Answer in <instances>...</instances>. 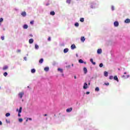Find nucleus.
Here are the masks:
<instances>
[{
    "label": "nucleus",
    "mask_w": 130,
    "mask_h": 130,
    "mask_svg": "<svg viewBox=\"0 0 130 130\" xmlns=\"http://www.w3.org/2000/svg\"><path fill=\"white\" fill-rule=\"evenodd\" d=\"M24 94L25 93H24V91L19 92L18 94V98H20V99H22L23 98V96H24Z\"/></svg>",
    "instance_id": "obj_1"
},
{
    "label": "nucleus",
    "mask_w": 130,
    "mask_h": 130,
    "mask_svg": "<svg viewBox=\"0 0 130 130\" xmlns=\"http://www.w3.org/2000/svg\"><path fill=\"white\" fill-rule=\"evenodd\" d=\"M16 111H18V116L20 117L21 116V114L20 113L22 112V107H20L19 110V109H17Z\"/></svg>",
    "instance_id": "obj_2"
},
{
    "label": "nucleus",
    "mask_w": 130,
    "mask_h": 130,
    "mask_svg": "<svg viewBox=\"0 0 130 130\" xmlns=\"http://www.w3.org/2000/svg\"><path fill=\"white\" fill-rule=\"evenodd\" d=\"M97 53L98 54H101L102 53V49H98Z\"/></svg>",
    "instance_id": "obj_3"
},
{
    "label": "nucleus",
    "mask_w": 130,
    "mask_h": 130,
    "mask_svg": "<svg viewBox=\"0 0 130 130\" xmlns=\"http://www.w3.org/2000/svg\"><path fill=\"white\" fill-rule=\"evenodd\" d=\"M57 71L60 73L61 74H62V73H63V69L61 68H58Z\"/></svg>",
    "instance_id": "obj_4"
},
{
    "label": "nucleus",
    "mask_w": 130,
    "mask_h": 130,
    "mask_svg": "<svg viewBox=\"0 0 130 130\" xmlns=\"http://www.w3.org/2000/svg\"><path fill=\"white\" fill-rule=\"evenodd\" d=\"M119 25V23H118V21H115L114 23V25L115 26V27H118Z\"/></svg>",
    "instance_id": "obj_5"
},
{
    "label": "nucleus",
    "mask_w": 130,
    "mask_h": 130,
    "mask_svg": "<svg viewBox=\"0 0 130 130\" xmlns=\"http://www.w3.org/2000/svg\"><path fill=\"white\" fill-rule=\"evenodd\" d=\"M79 62L80 63H84V64H86L87 63L86 62H84V61H83V59H82L79 60Z\"/></svg>",
    "instance_id": "obj_6"
},
{
    "label": "nucleus",
    "mask_w": 130,
    "mask_h": 130,
    "mask_svg": "<svg viewBox=\"0 0 130 130\" xmlns=\"http://www.w3.org/2000/svg\"><path fill=\"white\" fill-rule=\"evenodd\" d=\"M87 88H88V84L85 83L83 86V89H84V90H86Z\"/></svg>",
    "instance_id": "obj_7"
},
{
    "label": "nucleus",
    "mask_w": 130,
    "mask_h": 130,
    "mask_svg": "<svg viewBox=\"0 0 130 130\" xmlns=\"http://www.w3.org/2000/svg\"><path fill=\"white\" fill-rule=\"evenodd\" d=\"M21 16H22V17H26V12H25V11L22 12L21 13Z\"/></svg>",
    "instance_id": "obj_8"
},
{
    "label": "nucleus",
    "mask_w": 130,
    "mask_h": 130,
    "mask_svg": "<svg viewBox=\"0 0 130 130\" xmlns=\"http://www.w3.org/2000/svg\"><path fill=\"white\" fill-rule=\"evenodd\" d=\"M124 22L126 24H128L130 22V19L128 18H127L125 20Z\"/></svg>",
    "instance_id": "obj_9"
},
{
    "label": "nucleus",
    "mask_w": 130,
    "mask_h": 130,
    "mask_svg": "<svg viewBox=\"0 0 130 130\" xmlns=\"http://www.w3.org/2000/svg\"><path fill=\"white\" fill-rule=\"evenodd\" d=\"M45 72H49V67H46L44 68Z\"/></svg>",
    "instance_id": "obj_10"
},
{
    "label": "nucleus",
    "mask_w": 130,
    "mask_h": 130,
    "mask_svg": "<svg viewBox=\"0 0 130 130\" xmlns=\"http://www.w3.org/2000/svg\"><path fill=\"white\" fill-rule=\"evenodd\" d=\"M33 42H34V40H33V39H30L29 40V43L30 44H32V43H33Z\"/></svg>",
    "instance_id": "obj_11"
},
{
    "label": "nucleus",
    "mask_w": 130,
    "mask_h": 130,
    "mask_svg": "<svg viewBox=\"0 0 130 130\" xmlns=\"http://www.w3.org/2000/svg\"><path fill=\"white\" fill-rule=\"evenodd\" d=\"M72 110H73V108H70L67 109L66 110V111H67V112H71Z\"/></svg>",
    "instance_id": "obj_12"
},
{
    "label": "nucleus",
    "mask_w": 130,
    "mask_h": 130,
    "mask_svg": "<svg viewBox=\"0 0 130 130\" xmlns=\"http://www.w3.org/2000/svg\"><path fill=\"white\" fill-rule=\"evenodd\" d=\"M86 40V39L84 37H81V42H84Z\"/></svg>",
    "instance_id": "obj_13"
},
{
    "label": "nucleus",
    "mask_w": 130,
    "mask_h": 130,
    "mask_svg": "<svg viewBox=\"0 0 130 130\" xmlns=\"http://www.w3.org/2000/svg\"><path fill=\"white\" fill-rule=\"evenodd\" d=\"M8 69H9V67H8V66H4L3 68V71H7V70H8Z\"/></svg>",
    "instance_id": "obj_14"
},
{
    "label": "nucleus",
    "mask_w": 130,
    "mask_h": 130,
    "mask_svg": "<svg viewBox=\"0 0 130 130\" xmlns=\"http://www.w3.org/2000/svg\"><path fill=\"white\" fill-rule=\"evenodd\" d=\"M114 80H115V81H117V82H119V80H118V78H117V76H115L114 77Z\"/></svg>",
    "instance_id": "obj_15"
},
{
    "label": "nucleus",
    "mask_w": 130,
    "mask_h": 130,
    "mask_svg": "<svg viewBox=\"0 0 130 130\" xmlns=\"http://www.w3.org/2000/svg\"><path fill=\"white\" fill-rule=\"evenodd\" d=\"M90 61L92 63V64H93V66H95L96 64V63L93 61V59L91 58L90 59Z\"/></svg>",
    "instance_id": "obj_16"
},
{
    "label": "nucleus",
    "mask_w": 130,
    "mask_h": 130,
    "mask_svg": "<svg viewBox=\"0 0 130 130\" xmlns=\"http://www.w3.org/2000/svg\"><path fill=\"white\" fill-rule=\"evenodd\" d=\"M83 71H84V74H86V73L88 72V70H87V68H83Z\"/></svg>",
    "instance_id": "obj_17"
},
{
    "label": "nucleus",
    "mask_w": 130,
    "mask_h": 130,
    "mask_svg": "<svg viewBox=\"0 0 130 130\" xmlns=\"http://www.w3.org/2000/svg\"><path fill=\"white\" fill-rule=\"evenodd\" d=\"M76 48V45L75 44H73L71 45V49H75Z\"/></svg>",
    "instance_id": "obj_18"
},
{
    "label": "nucleus",
    "mask_w": 130,
    "mask_h": 130,
    "mask_svg": "<svg viewBox=\"0 0 130 130\" xmlns=\"http://www.w3.org/2000/svg\"><path fill=\"white\" fill-rule=\"evenodd\" d=\"M104 76H105V77H108V72L105 71L104 72Z\"/></svg>",
    "instance_id": "obj_19"
},
{
    "label": "nucleus",
    "mask_w": 130,
    "mask_h": 130,
    "mask_svg": "<svg viewBox=\"0 0 130 130\" xmlns=\"http://www.w3.org/2000/svg\"><path fill=\"white\" fill-rule=\"evenodd\" d=\"M68 51H69V49L68 48H66L63 50L64 53H67V52H68Z\"/></svg>",
    "instance_id": "obj_20"
},
{
    "label": "nucleus",
    "mask_w": 130,
    "mask_h": 130,
    "mask_svg": "<svg viewBox=\"0 0 130 130\" xmlns=\"http://www.w3.org/2000/svg\"><path fill=\"white\" fill-rule=\"evenodd\" d=\"M50 15L51 16H54V15H55V12H54V11H52L50 12Z\"/></svg>",
    "instance_id": "obj_21"
},
{
    "label": "nucleus",
    "mask_w": 130,
    "mask_h": 130,
    "mask_svg": "<svg viewBox=\"0 0 130 130\" xmlns=\"http://www.w3.org/2000/svg\"><path fill=\"white\" fill-rule=\"evenodd\" d=\"M35 72H36V70L35 69L31 70V73H32V74L35 73Z\"/></svg>",
    "instance_id": "obj_22"
},
{
    "label": "nucleus",
    "mask_w": 130,
    "mask_h": 130,
    "mask_svg": "<svg viewBox=\"0 0 130 130\" xmlns=\"http://www.w3.org/2000/svg\"><path fill=\"white\" fill-rule=\"evenodd\" d=\"M23 28H24V29H27V28H28V25H27V24H24V25H23Z\"/></svg>",
    "instance_id": "obj_23"
},
{
    "label": "nucleus",
    "mask_w": 130,
    "mask_h": 130,
    "mask_svg": "<svg viewBox=\"0 0 130 130\" xmlns=\"http://www.w3.org/2000/svg\"><path fill=\"white\" fill-rule=\"evenodd\" d=\"M43 58H41L40 60H39V63H42V62H43Z\"/></svg>",
    "instance_id": "obj_24"
},
{
    "label": "nucleus",
    "mask_w": 130,
    "mask_h": 130,
    "mask_svg": "<svg viewBox=\"0 0 130 130\" xmlns=\"http://www.w3.org/2000/svg\"><path fill=\"white\" fill-rule=\"evenodd\" d=\"M39 48V46H38L37 44L35 45V49H38Z\"/></svg>",
    "instance_id": "obj_25"
},
{
    "label": "nucleus",
    "mask_w": 130,
    "mask_h": 130,
    "mask_svg": "<svg viewBox=\"0 0 130 130\" xmlns=\"http://www.w3.org/2000/svg\"><path fill=\"white\" fill-rule=\"evenodd\" d=\"M95 91H96V92H99L100 91L99 87H96L95 89Z\"/></svg>",
    "instance_id": "obj_26"
},
{
    "label": "nucleus",
    "mask_w": 130,
    "mask_h": 130,
    "mask_svg": "<svg viewBox=\"0 0 130 130\" xmlns=\"http://www.w3.org/2000/svg\"><path fill=\"white\" fill-rule=\"evenodd\" d=\"M11 115V114H10L9 113H7L6 114V117H8L9 116H10Z\"/></svg>",
    "instance_id": "obj_27"
},
{
    "label": "nucleus",
    "mask_w": 130,
    "mask_h": 130,
    "mask_svg": "<svg viewBox=\"0 0 130 130\" xmlns=\"http://www.w3.org/2000/svg\"><path fill=\"white\" fill-rule=\"evenodd\" d=\"M80 22H84V21H85V20L84 19V18H80Z\"/></svg>",
    "instance_id": "obj_28"
},
{
    "label": "nucleus",
    "mask_w": 130,
    "mask_h": 130,
    "mask_svg": "<svg viewBox=\"0 0 130 130\" xmlns=\"http://www.w3.org/2000/svg\"><path fill=\"white\" fill-rule=\"evenodd\" d=\"M75 27H79V23H78V22L75 23Z\"/></svg>",
    "instance_id": "obj_29"
},
{
    "label": "nucleus",
    "mask_w": 130,
    "mask_h": 130,
    "mask_svg": "<svg viewBox=\"0 0 130 130\" xmlns=\"http://www.w3.org/2000/svg\"><path fill=\"white\" fill-rule=\"evenodd\" d=\"M71 0H67L66 3H67V4H71Z\"/></svg>",
    "instance_id": "obj_30"
},
{
    "label": "nucleus",
    "mask_w": 130,
    "mask_h": 130,
    "mask_svg": "<svg viewBox=\"0 0 130 130\" xmlns=\"http://www.w3.org/2000/svg\"><path fill=\"white\" fill-rule=\"evenodd\" d=\"M7 76H8V73L5 72L4 73V77H7Z\"/></svg>",
    "instance_id": "obj_31"
},
{
    "label": "nucleus",
    "mask_w": 130,
    "mask_h": 130,
    "mask_svg": "<svg viewBox=\"0 0 130 130\" xmlns=\"http://www.w3.org/2000/svg\"><path fill=\"white\" fill-rule=\"evenodd\" d=\"M18 120H19V122H23V119H22V118H19L18 119Z\"/></svg>",
    "instance_id": "obj_32"
},
{
    "label": "nucleus",
    "mask_w": 130,
    "mask_h": 130,
    "mask_svg": "<svg viewBox=\"0 0 130 130\" xmlns=\"http://www.w3.org/2000/svg\"><path fill=\"white\" fill-rule=\"evenodd\" d=\"M110 80H113V76H110L109 77Z\"/></svg>",
    "instance_id": "obj_33"
},
{
    "label": "nucleus",
    "mask_w": 130,
    "mask_h": 130,
    "mask_svg": "<svg viewBox=\"0 0 130 130\" xmlns=\"http://www.w3.org/2000/svg\"><path fill=\"white\" fill-rule=\"evenodd\" d=\"M4 21V19H3V18H0V23H2V22Z\"/></svg>",
    "instance_id": "obj_34"
},
{
    "label": "nucleus",
    "mask_w": 130,
    "mask_h": 130,
    "mask_svg": "<svg viewBox=\"0 0 130 130\" xmlns=\"http://www.w3.org/2000/svg\"><path fill=\"white\" fill-rule=\"evenodd\" d=\"M30 24H31V25H33L34 24V21H30Z\"/></svg>",
    "instance_id": "obj_35"
},
{
    "label": "nucleus",
    "mask_w": 130,
    "mask_h": 130,
    "mask_svg": "<svg viewBox=\"0 0 130 130\" xmlns=\"http://www.w3.org/2000/svg\"><path fill=\"white\" fill-rule=\"evenodd\" d=\"M111 10H112V11H114V7L112 6L111 7Z\"/></svg>",
    "instance_id": "obj_36"
},
{
    "label": "nucleus",
    "mask_w": 130,
    "mask_h": 130,
    "mask_svg": "<svg viewBox=\"0 0 130 130\" xmlns=\"http://www.w3.org/2000/svg\"><path fill=\"white\" fill-rule=\"evenodd\" d=\"M1 39H2V40H5V37L2 36L1 37Z\"/></svg>",
    "instance_id": "obj_37"
},
{
    "label": "nucleus",
    "mask_w": 130,
    "mask_h": 130,
    "mask_svg": "<svg viewBox=\"0 0 130 130\" xmlns=\"http://www.w3.org/2000/svg\"><path fill=\"white\" fill-rule=\"evenodd\" d=\"M67 69H71V66H68L66 67Z\"/></svg>",
    "instance_id": "obj_38"
},
{
    "label": "nucleus",
    "mask_w": 130,
    "mask_h": 130,
    "mask_svg": "<svg viewBox=\"0 0 130 130\" xmlns=\"http://www.w3.org/2000/svg\"><path fill=\"white\" fill-rule=\"evenodd\" d=\"M51 40V39L50 38V37H49V38H48V41H50Z\"/></svg>",
    "instance_id": "obj_39"
},
{
    "label": "nucleus",
    "mask_w": 130,
    "mask_h": 130,
    "mask_svg": "<svg viewBox=\"0 0 130 130\" xmlns=\"http://www.w3.org/2000/svg\"><path fill=\"white\" fill-rule=\"evenodd\" d=\"M105 85H106V86H108L109 85V83H105Z\"/></svg>",
    "instance_id": "obj_40"
},
{
    "label": "nucleus",
    "mask_w": 130,
    "mask_h": 130,
    "mask_svg": "<svg viewBox=\"0 0 130 130\" xmlns=\"http://www.w3.org/2000/svg\"><path fill=\"white\" fill-rule=\"evenodd\" d=\"M86 94L87 95H89V94H90V92L87 91V92H86Z\"/></svg>",
    "instance_id": "obj_41"
},
{
    "label": "nucleus",
    "mask_w": 130,
    "mask_h": 130,
    "mask_svg": "<svg viewBox=\"0 0 130 130\" xmlns=\"http://www.w3.org/2000/svg\"><path fill=\"white\" fill-rule=\"evenodd\" d=\"M27 119H28V120H32V118H28Z\"/></svg>",
    "instance_id": "obj_42"
},
{
    "label": "nucleus",
    "mask_w": 130,
    "mask_h": 130,
    "mask_svg": "<svg viewBox=\"0 0 130 130\" xmlns=\"http://www.w3.org/2000/svg\"><path fill=\"white\" fill-rule=\"evenodd\" d=\"M3 125V122L1 121H0V125Z\"/></svg>",
    "instance_id": "obj_43"
},
{
    "label": "nucleus",
    "mask_w": 130,
    "mask_h": 130,
    "mask_svg": "<svg viewBox=\"0 0 130 130\" xmlns=\"http://www.w3.org/2000/svg\"><path fill=\"white\" fill-rule=\"evenodd\" d=\"M21 51V50H17V52H20Z\"/></svg>",
    "instance_id": "obj_44"
},
{
    "label": "nucleus",
    "mask_w": 130,
    "mask_h": 130,
    "mask_svg": "<svg viewBox=\"0 0 130 130\" xmlns=\"http://www.w3.org/2000/svg\"><path fill=\"white\" fill-rule=\"evenodd\" d=\"M99 66H103V63H101L99 64Z\"/></svg>",
    "instance_id": "obj_45"
},
{
    "label": "nucleus",
    "mask_w": 130,
    "mask_h": 130,
    "mask_svg": "<svg viewBox=\"0 0 130 130\" xmlns=\"http://www.w3.org/2000/svg\"><path fill=\"white\" fill-rule=\"evenodd\" d=\"M127 78H129V75H127V77L126 78L127 79Z\"/></svg>",
    "instance_id": "obj_46"
},
{
    "label": "nucleus",
    "mask_w": 130,
    "mask_h": 130,
    "mask_svg": "<svg viewBox=\"0 0 130 130\" xmlns=\"http://www.w3.org/2000/svg\"><path fill=\"white\" fill-rule=\"evenodd\" d=\"M61 76H62V77H64V74H61Z\"/></svg>",
    "instance_id": "obj_47"
},
{
    "label": "nucleus",
    "mask_w": 130,
    "mask_h": 130,
    "mask_svg": "<svg viewBox=\"0 0 130 130\" xmlns=\"http://www.w3.org/2000/svg\"><path fill=\"white\" fill-rule=\"evenodd\" d=\"M74 79H77V77L76 76H74Z\"/></svg>",
    "instance_id": "obj_48"
},
{
    "label": "nucleus",
    "mask_w": 130,
    "mask_h": 130,
    "mask_svg": "<svg viewBox=\"0 0 130 130\" xmlns=\"http://www.w3.org/2000/svg\"><path fill=\"white\" fill-rule=\"evenodd\" d=\"M27 58L26 57H24V59H25V60H26V59Z\"/></svg>",
    "instance_id": "obj_49"
},
{
    "label": "nucleus",
    "mask_w": 130,
    "mask_h": 130,
    "mask_svg": "<svg viewBox=\"0 0 130 130\" xmlns=\"http://www.w3.org/2000/svg\"><path fill=\"white\" fill-rule=\"evenodd\" d=\"M44 116H47V114L44 115Z\"/></svg>",
    "instance_id": "obj_50"
},
{
    "label": "nucleus",
    "mask_w": 130,
    "mask_h": 130,
    "mask_svg": "<svg viewBox=\"0 0 130 130\" xmlns=\"http://www.w3.org/2000/svg\"><path fill=\"white\" fill-rule=\"evenodd\" d=\"M124 77H125V76L123 75L122 76V78H124Z\"/></svg>",
    "instance_id": "obj_51"
},
{
    "label": "nucleus",
    "mask_w": 130,
    "mask_h": 130,
    "mask_svg": "<svg viewBox=\"0 0 130 130\" xmlns=\"http://www.w3.org/2000/svg\"><path fill=\"white\" fill-rule=\"evenodd\" d=\"M30 36L31 37H33V36H32V35H30Z\"/></svg>",
    "instance_id": "obj_52"
},
{
    "label": "nucleus",
    "mask_w": 130,
    "mask_h": 130,
    "mask_svg": "<svg viewBox=\"0 0 130 130\" xmlns=\"http://www.w3.org/2000/svg\"><path fill=\"white\" fill-rule=\"evenodd\" d=\"M7 122H10V121H8V120H6Z\"/></svg>",
    "instance_id": "obj_53"
},
{
    "label": "nucleus",
    "mask_w": 130,
    "mask_h": 130,
    "mask_svg": "<svg viewBox=\"0 0 130 130\" xmlns=\"http://www.w3.org/2000/svg\"><path fill=\"white\" fill-rule=\"evenodd\" d=\"M100 67L101 68H102V67H103V66H100Z\"/></svg>",
    "instance_id": "obj_54"
},
{
    "label": "nucleus",
    "mask_w": 130,
    "mask_h": 130,
    "mask_svg": "<svg viewBox=\"0 0 130 130\" xmlns=\"http://www.w3.org/2000/svg\"><path fill=\"white\" fill-rule=\"evenodd\" d=\"M28 119H27L26 120V122L28 121Z\"/></svg>",
    "instance_id": "obj_55"
},
{
    "label": "nucleus",
    "mask_w": 130,
    "mask_h": 130,
    "mask_svg": "<svg viewBox=\"0 0 130 130\" xmlns=\"http://www.w3.org/2000/svg\"><path fill=\"white\" fill-rule=\"evenodd\" d=\"M124 75H126V72H125V73H124Z\"/></svg>",
    "instance_id": "obj_56"
},
{
    "label": "nucleus",
    "mask_w": 130,
    "mask_h": 130,
    "mask_svg": "<svg viewBox=\"0 0 130 130\" xmlns=\"http://www.w3.org/2000/svg\"><path fill=\"white\" fill-rule=\"evenodd\" d=\"M118 71H120V69L119 68V69H118Z\"/></svg>",
    "instance_id": "obj_57"
},
{
    "label": "nucleus",
    "mask_w": 130,
    "mask_h": 130,
    "mask_svg": "<svg viewBox=\"0 0 130 130\" xmlns=\"http://www.w3.org/2000/svg\"><path fill=\"white\" fill-rule=\"evenodd\" d=\"M1 25H2V23H1V22H0V26H1Z\"/></svg>",
    "instance_id": "obj_58"
},
{
    "label": "nucleus",
    "mask_w": 130,
    "mask_h": 130,
    "mask_svg": "<svg viewBox=\"0 0 130 130\" xmlns=\"http://www.w3.org/2000/svg\"><path fill=\"white\" fill-rule=\"evenodd\" d=\"M88 85H90V83H88Z\"/></svg>",
    "instance_id": "obj_59"
},
{
    "label": "nucleus",
    "mask_w": 130,
    "mask_h": 130,
    "mask_svg": "<svg viewBox=\"0 0 130 130\" xmlns=\"http://www.w3.org/2000/svg\"><path fill=\"white\" fill-rule=\"evenodd\" d=\"M0 89H1V86H0Z\"/></svg>",
    "instance_id": "obj_60"
}]
</instances>
